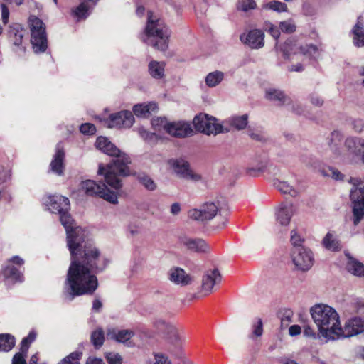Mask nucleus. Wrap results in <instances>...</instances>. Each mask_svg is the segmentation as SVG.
Returning a JSON list of instances; mask_svg holds the SVG:
<instances>
[{
	"instance_id": "f257e3e1",
	"label": "nucleus",
	"mask_w": 364,
	"mask_h": 364,
	"mask_svg": "<svg viewBox=\"0 0 364 364\" xmlns=\"http://www.w3.org/2000/svg\"><path fill=\"white\" fill-rule=\"evenodd\" d=\"M76 232L75 237L68 235L67 239L71 262L66 284L70 300L76 296L92 294L98 286L95 274L103 271L109 262L94 244L86 241V230L77 229Z\"/></svg>"
},
{
	"instance_id": "f03ea898",
	"label": "nucleus",
	"mask_w": 364,
	"mask_h": 364,
	"mask_svg": "<svg viewBox=\"0 0 364 364\" xmlns=\"http://www.w3.org/2000/svg\"><path fill=\"white\" fill-rule=\"evenodd\" d=\"M95 144L97 149L116 158L107 166L100 164L98 175L104 176L105 182L112 188L120 189L122 183L119 176H127L130 174L129 168V164L131 163L130 158L106 137H97Z\"/></svg>"
},
{
	"instance_id": "7ed1b4c3",
	"label": "nucleus",
	"mask_w": 364,
	"mask_h": 364,
	"mask_svg": "<svg viewBox=\"0 0 364 364\" xmlns=\"http://www.w3.org/2000/svg\"><path fill=\"white\" fill-rule=\"evenodd\" d=\"M312 319L318 330V336L327 343L335 341L340 323V316L333 307L323 304H315L310 309Z\"/></svg>"
},
{
	"instance_id": "20e7f679",
	"label": "nucleus",
	"mask_w": 364,
	"mask_h": 364,
	"mask_svg": "<svg viewBox=\"0 0 364 364\" xmlns=\"http://www.w3.org/2000/svg\"><path fill=\"white\" fill-rule=\"evenodd\" d=\"M169 36V30L164 23L154 17L151 12H149L146 29L141 40L159 50L165 51L168 46Z\"/></svg>"
},
{
	"instance_id": "39448f33",
	"label": "nucleus",
	"mask_w": 364,
	"mask_h": 364,
	"mask_svg": "<svg viewBox=\"0 0 364 364\" xmlns=\"http://www.w3.org/2000/svg\"><path fill=\"white\" fill-rule=\"evenodd\" d=\"M45 204L51 213L60 215V220L66 231L67 239H68V235L75 237L77 229H83L76 225L68 213L70 201L68 198L60 195L50 196L46 199Z\"/></svg>"
},
{
	"instance_id": "423d86ee",
	"label": "nucleus",
	"mask_w": 364,
	"mask_h": 364,
	"mask_svg": "<svg viewBox=\"0 0 364 364\" xmlns=\"http://www.w3.org/2000/svg\"><path fill=\"white\" fill-rule=\"evenodd\" d=\"M349 183L352 186L350 198L353 203V222L354 225H358L364 217V181L351 178Z\"/></svg>"
},
{
	"instance_id": "0eeeda50",
	"label": "nucleus",
	"mask_w": 364,
	"mask_h": 364,
	"mask_svg": "<svg viewBox=\"0 0 364 364\" xmlns=\"http://www.w3.org/2000/svg\"><path fill=\"white\" fill-rule=\"evenodd\" d=\"M28 26L31 30V42L35 53H42L47 48V38L46 27L40 18L31 16L28 19Z\"/></svg>"
},
{
	"instance_id": "6e6552de",
	"label": "nucleus",
	"mask_w": 364,
	"mask_h": 364,
	"mask_svg": "<svg viewBox=\"0 0 364 364\" xmlns=\"http://www.w3.org/2000/svg\"><path fill=\"white\" fill-rule=\"evenodd\" d=\"M343 146L346 152H341V157H338V160L344 164H355L363 152L364 139L348 136L345 139Z\"/></svg>"
},
{
	"instance_id": "1a4fd4ad",
	"label": "nucleus",
	"mask_w": 364,
	"mask_h": 364,
	"mask_svg": "<svg viewBox=\"0 0 364 364\" xmlns=\"http://www.w3.org/2000/svg\"><path fill=\"white\" fill-rule=\"evenodd\" d=\"M81 188L88 196H98L112 204L118 203L117 194L104 184L100 185L95 181L86 180L81 183Z\"/></svg>"
},
{
	"instance_id": "9d476101",
	"label": "nucleus",
	"mask_w": 364,
	"mask_h": 364,
	"mask_svg": "<svg viewBox=\"0 0 364 364\" xmlns=\"http://www.w3.org/2000/svg\"><path fill=\"white\" fill-rule=\"evenodd\" d=\"M193 124L197 131L207 135L222 132V126L216 123L215 118L210 117L205 114L196 116L193 119Z\"/></svg>"
},
{
	"instance_id": "9b49d317",
	"label": "nucleus",
	"mask_w": 364,
	"mask_h": 364,
	"mask_svg": "<svg viewBox=\"0 0 364 364\" xmlns=\"http://www.w3.org/2000/svg\"><path fill=\"white\" fill-rule=\"evenodd\" d=\"M291 259L296 269L303 272L310 269L314 264L312 252L304 247L293 248Z\"/></svg>"
},
{
	"instance_id": "f8f14e48",
	"label": "nucleus",
	"mask_w": 364,
	"mask_h": 364,
	"mask_svg": "<svg viewBox=\"0 0 364 364\" xmlns=\"http://www.w3.org/2000/svg\"><path fill=\"white\" fill-rule=\"evenodd\" d=\"M168 164L173 173L181 178L193 181H198L201 178L199 174L190 168L189 164L183 159H172L168 160Z\"/></svg>"
},
{
	"instance_id": "ddd939ff",
	"label": "nucleus",
	"mask_w": 364,
	"mask_h": 364,
	"mask_svg": "<svg viewBox=\"0 0 364 364\" xmlns=\"http://www.w3.org/2000/svg\"><path fill=\"white\" fill-rule=\"evenodd\" d=\"M364 332V320L360 318H353L348 320L342 328L341 322L338 327L335 340L349 338Z\"/></svg>"
},
{
	"instance_id": "4468645a",
	"label": "nucleus",
	"mask_w": 364,
	"mask_h": 364,
	"mask_svg": "<svg viewBox=\"0 0 364 364\" xmlns=\"http://www.w3.org/2000/svg\"><path fill=\"white\" fill-rule=\"evenodd\" d=\"M134 122L133 114L129 111H121L109 115L104 120L105 126L108 128H129Z\"/></svg>"
},
{
	"instance_id": "2eb2a0df",
	"label": "nucleus",
	"mask_w": 364,
	"mask_h": 364,
	"mask_svg": "<svg viewBox=\"0 0 364 364\" xmlns=\"http://www.w3.org/2000/svg\"><path fill=\"white\" fill-rule=\"evenodd\" d=\"M24 260L18 256H14L9 259L2 269L4 277L12 282H21L23 275L18 269L14 265L21 267Z\"/></svg>"
},
{
	"instance_id": "dca6fc26",
	"label": "nucleus",
	"mask_w": 364,
	"mask_h": 364,
	"mask_svg": "<svg viewBox=\"0 0 364 364\" xmlns=\"http://www.w3.org/2000/svg\"><path fill=\"white\" fill-rule=\"evenodd\" d=\"M218 211V205L215 203H207L200 209L189 211V217L195 220L205 221L213 219Z\"/></svg>"
},
{
	"instance_id": "f3484780",
	"label": "nucleus",
	"mask_w": 364,
	"mask_h": 364,
	"mask_svg": "<svg viewBox=\"0 0 364 364\" xmlns=\"http://www.w3.org/2000/svg\"><path fill=\"white\" fill-rule=\"evenodd\" d=\"M264 33L260 29H253L242 34L240 41L252 49H259L264 45Z\"/></svg>"
},
{
	"instance_id": "a211bd4d",
	"label": "nucleus",
	"mask_w": 364,
	"mask_h": 364,
	"mask_svg": "<svg viewBox=\"0 0 364 364\" xmlns=\"http://www.w3.org/2000/svg\"><path fill=\"white\" fill-rule=\"evenodd\" d=\"M295 209L292 204H282L275 210V220L277 225L287 228L291 221Z\"/></svg>"
},
{
	"instance_id": "6ab92c4d",
	"label": "nucleus",
	"mask_w": 364,
	"mask_h": 364,
	"mask_svg": "<svg viewBox=\"0 0 364 364\" xmlns=\"http://www.w3.org/2000/svg\"><path fill=\"white\" fill-rule=\"evenodd\" d=\"M222 277L219 271L216 269L207 271L202 278L201 290L205 295L213 292L215 284L221 282Z\"/></svg>"
},
{
	"instance_id": "aec40b11",
	"label": "nucleus",
	"mask_w": 364,
	"mask_h": 364,
	"mask_svg": "<svg viewBox=\"0 0 364 364\" xmlns=\"http://www.w3.org/2000/svg\"><path fill=\"white\" fill-rule=\"evenodd\" d=\"M167 133L176 137H186L193 134V129L189 122L179 121L169 122Z\"/></svg>"
},
{
	"instance_id": "412c9836",
	"label": "nucleus",
	"mask_w": 364,
	"mask_h": 364,
	"mask_svg": "<svg viewBox=\"0 0 364 364\" xmlns=\"http://www.w3.org/2000/svg\"><path fill=\"white\" fill-rule=\"evenodd\" d=\"M343 137L344 135L341 131L334 130L330 133L326 139V144L331 153V155L329 156L336 160H338V157H341L340 144L343 139Z\"/></svg>"
},
{
	"instance_id": "4be33fe9",
	"label": "nucleus",
	"mask_w": 364,
	"mask_h": 364,
	"mask_svg": "<svg viewBox=\"0 0 364 364\" xmlns=\"http://www.w3.org/2000/svg\"><path fill=\"white\" fill-rule=\"evenodd\" d=\"M169 280L176 285L187 286L193 280L191 276L181 267H173L168 271Z\"/></svg>"
},
{
	"instance_id": "5701e85b",
	"label": "nucleus",
	"mask_w": 364,
	"mask_h": 364,
	"mask_svg": "<svg viewBox=\"0 0 364 364\" xmlns=\"http://www.w3.org/2000/svg\"><path fill=\"white\" fill-rule=\"evenodd\" d=\"M36 336V333L30 332L28 336L22 340L20 352L14 355L12 364H26V358L29 345L35 340Z\"/></svg>"
},
{
	"instance_id": "b1692460",
	"label": "nucleus",
	"mask_w": 364,
	"mask_h": 364,
	"mask_svg": "<svg viewBox=\"0 0 364 364\" xmlns=\"http://www.w3.org/2000/svg\"><path fill=\"white\" fill-rule=\"evenodd\" d=\"M181 242L187 249L197 252H207L210 250L209 245L205 240L200 238H191L183 237L181 238Z\"/></svg>"
},
{
	"instance_id": "393cba45",
	"label": "nucleus",
	"mask_w": 364,
	"mask_h": 364,
	"mask_svg": "<svg viewBox=\"0 0 364 364\" xmlns=\"http://www.w3.org/2000/svg\"><path fill=\"white\" fill-rule=\"evenodd\" d=\"M65 158V152L60 144H58L55 148V154L52 160L50 166L51 171L57 175H62L63 173L64 165L63 161Z\"/></svg>"
},
{
	"instance_id": "a878e982",
	"label": "nucleus",
	"mask_w": 364,
	"mask_h": 364,
	"mask_svg": "<svg viewBox=\"0 0 364 364\" xmlns=\"http://www.w3.org/2000/svg\"><path fill=\"white\" fill-rule=\"evenodd\" d=\"M301 46L293 40L287 41L280 48V50L287 59L291 60L294 56H301L300 48Z\"/></svg>"
},
{
	"instance_id": "bb28decb",
	"label": "nucleus",
	"mask_w": 364,
	"mask_h": 364,
	"mask_svg": "<svg viewBox=\"0 0 364 364\" xmlns=\"http://www.w3.org/2000/svg\"><path fill=\"white\" fill-rule=\"evenodd\" d=\"M134 335V331L128 329L117 330L115 328H109L107 332V336L109 339L123 343H128Z\"/></svg>"
},
{
	"instance_id": "cd10ccee",
	"label": "nucleus",
	"mask_w": 364,
	"mask_h": 364,
	"mask_svg": "<svg viewBox=\"0 0 364 364\" xmlns=\"http://www.w3.org/2000/svg\"><path fill=\"white\" fill-rule=\"evenodd\" d=\"M58 0H53L57 4ZM98 0H84L81 4L73 10V15L77 20L86 18L90 13L89 10L93 7Z\"/></svg>"
},
{
	"instance_id": "c85d7f7f",
	"label": "nucleus",
	"mask_w": 364,
	"mask_h": 364,
	"mask_svg": "<svg viewBox=\"0 0 364 364\" xmlns=\"http://www.w3.org/2000/svg\"><path fill=\"white\" fill-rule=\"evenodd\" d=\"M26 33V30L21 24L14 23L10 26L9 35L13 43L16 46H19L22 43L23 38Z\"/></svg>"
},
{
	"instance_id": "c756f323",
	"label": "nucleus",
	"mask_w": 364,
	"mask_h": 364,
	"mask_svg": "<svg viewBox=\"0 0 364 364\" xmlns=\"http://www.w3.org/2000/svg\"><path fill=\"white\" fill-rule=\"evenodd\" d=\"M158 107L156 103L150 102L148 103L136 105L133 107L134 114L139 117H147L152 112L156 111Z\"/></svg>"
},
{
	"instance_id": "7c9ffc66",
	"label": "nucleus",
	"mask_w": 364,
	"mask_h": 364,
	"mask_svg": "<svg viewBox=\"0 0 364 364\" xmlns=\"http://www.w3.org/2000/svg\"><path fill=\"white\" fill-rule=\"evenodd\" d=\"M353 41L356 47L364 46V26L363 20L361 16L358 17V22L353 29Z\"/></svg>"
},
{
	"instance_id": "2f4dec72",
	"label": "nucleus",
	"mask_w": 364,
	"mask_h": 364,
	"mask_svg": "<svg viewBox=\"0 0 364 364\" xmlns=\"http://www.w3.org/2000/svg\"><path fill=\"white\" fill-rule=\"evenodd\" d=\"M165 63L151 60L148 65L149 74L154 79H163L165 76Z\"/></svg>"
},
{
	"instance_id": "473e14b6",
	"label": "nucleus",
	"mask_w": 364,
	"mask_h": 364,
	"mask_svg": "<svg viewBox=\"0 0 364 364\" xmlns=\"http://www.w3.org/2000/svg\"><path fill=\"white\" fill-rule=\"evenodd\" d=\"M265 98L270 101L277 102L280 105L289 102V98L280 90L270 87L265 90Z\"/></svg>"
},
{
	"instance_id": "72a5a7b5",
	"label": "nucleus",
	"mask_w": 364,
	"mask_h": 364,
	"mask_svg": "<svg viewBox=\"0 0 364 364\" xmlns=\"http://www.w3.org/2000/svg\"><path fill=\"white\" fill-rule=\"evenodd\" d=\"M225 77V73L221 70H215L212 71L205 76V85L210 88L215 87L224 80Z\"/></svg>"
},
{
	"instance_id": "f704fd0d",
	"label": "nucleus",
	"mask_w": 364,
	"mask_h": 364,
	"mask_svg": "<svg viewBox=\"0 0 364 364\" xmlns=\"http://www.w3.org/2000/svg\"><path fill=\"white\" fill-rule=\"evenodd\" d=\"M299 160L304 166L309 169L317 170L320 167L319 161L311 154L307 152L300 153Z\"/></svg>"
},
{
	"instance_id": "c9c22d12",
	"label": "nucleus",
	"mask_w": 364,
	"mask_h": 364,
	"mask_svg": "<svg viewBox=\"0 0 364 364\" xmlns=\"http://www.w3.org/2000/svg\"><path fill=\"white\" fill-rule=\"evenodd\" d=\"M275 188L283 194H288L292 197L296 196L298 191L294 184L285 181H275Z\"/></svg>"
},
{
	"instance_id": "e433bc0d",
	"label": "nucleus",
	"mask_w": 364,
	"mask_h": 364,
	"mask_svg": "<svg viewBox=\"0 0 364 364\" xmlns=\"http://www.w3.org/2000/svg\"><path fill=\"white\" fill-rule=\"evenodd\" d=\"M301 56L306 58H317L320 56L321 49L313 44L301 46L300 48Z\"/></svg>"
},
{
	"instance_id": "4c0bfd02",
	"label": "nucleus",
	"mask_w": 364,
	"mask_h": 364,
	"mask_svg": "<svg viewBox=\"0 0 364 364\" xmlns=\"http://www.w3.org/2000/svg\"><path fill=\"white\" fill-rule=\"evenodd\" d=\"M15 338L9 333L0 334V351L8 352L15 346Z\"/></svg>"
},
{
	"instance_id": "58836bf2",
	"label": "nucleus",
	"mask_w": 364,
	"mask_h": 364,
	"mask_svg": "<svg viewBox=\"0 0 364 364\" xmlns=\"http://www.w3.org/2000/svg\"><path fill=\"white\" fill-rule=\"evenodd\" d=\"M247 122L248 117L247 114L234 116L228 119L229 124L237 130L243 129L245 128L247 125Z\"/></svg>"
},
{
	"instance_id": "ea45409f",
	"label": "nucleus",
	"mask_w": 364,
	"mask_h": 364,
	"mask_svg": "<svg viewBox=\"0 0 364 364\" xmlns=\"http://www.w3.org/2000/svg\"><path fill=\"white\" fill-rule=\"evenodd\" d=\"M323 246L332 251H336L340 249V244L336 237L331 232H328L323 239Z\"/></svg>"
},
{
	"instance_id": "a19ab883",
	"label": "nucleus",
	"mask_w": 364,
	"mask_h": 364,
	"mask_svg": "<svg viewBox=\"0 0 364 364\" xmlns=\"http://www.w3.org/2000/svg\"><path fill=\"white\" fill-rule=\"evenodd\" d=\"M347 269L349 272L355 276H364V264L356 260L350 259L347 264Z\"/></svg>"
},
{
	"instance_id": "79ce46f5",
	"label": "nucleus",
	"mask_w": 364,
	"mask_h": 364,
	"mask_svg": "<svg viewBox=\"0 0 364 364\" xmlns=\"http://www.w3.org/2000/svg\"><path fill=\"white\" fill-rule=\"evenodd\" d=\"M105 341L104 331L102 328H97L91 334V342L95 348H100Z\"/></svg>"
},
{
	"instance_id": "37998d69",
	"label": "nucleus",
	"mask_w": 364,
	"mask_h": 364,
	"mask_svg": "<svg viewBox=\"0 0 364 364\" xmlns=\"http://www.w3.org/2000/svg\"><path fill=\"white\" fill-rule=\"evenodd\" d=\"M10 177L9 171L0 166V200L5 192V183L10 179Z\"/></svg>"
},
{
	"instance_id": "c03bdc74",
	"label": "nucleus",
	"mask_w": 364,
	"mask_h": 364,
	"mask_svg": "<svg viewBox=\"0 0 364 364\" xmlns=\"http://www.w3.org/2000/svg\"><path fill=\"white\" fill-rule=\"evenodd\" d=\"M265 9H269L277 12H284L287 11L286 4L279 1H272L263 5Z\"/></svg>"
},
{
	"instance_id": "a18cd8bd",
	"label": "nucleus",
	"mask_w": 364,
	"mask_h": 364,
	"mask_svg": "<svg viewBox=\"0 0 364 364\" xmlns=\"http://www.w3.org/2000/svg\"><path fill=\"white\" fill-rule=\"evenodd\" d=\"M168 124L169 122H168L165 118L157 117L151 120L152 127L156 132H160L161 130H164L167 133V127Z\"/></svg>"
},
{
	"instance_id": "49530a36",
	"label": "nucleus",
	"mask_w": 364,
	"mask_h": 364,
	"mask_svg": "<svg viewBox=\"0 0 364 364\" xmlns=\"http://www.w3.org/2000/svg\"><path fill=\"white\" fill-rule=\"evenodd\" d=\"M323 175L336 181H343L344 179V175L333 167H328L327 170L323 172Z\"/></svg>"
},
{
	"instance_id": "de8ad7c7",
	"label": "nucleus",
	"mask_w": 364,
	"mask_h": 364,
	"mask_svg": "<svg viewBox=\"0 0 364 364\" xmlns=\"http://www.w3.org/2000/svg\"><path fill=\"white\" fill-rule=\"evenodd\" d=\"M279 29L284 33H291L296 31V26L294 21L289 19L279 23Z\"/></svg>"
},
{
	"instance_id": "09e8293b",
	"label": "nucleus",
	"mask_w": 364,
	"mask_h": 364,
	"mask_svg": "<svg viewBox=\"0 0 364 364\" xmlns=\"http://www.w3.org/2000/svg\"><path fill=\"white\" fill-rule=\"evenodd\" d=\"M82 353L73 352L69 355L63 359L59 364H80L79 360Z\"/></svg>"
},
{
	"instance_id": "8fccbe9b",
	"label": "nucleus",
	"mask_w": 364,
	"mask_h": 364,
	"mask_svg": "<svg viewBox=\"0 0 364 364\" xmlns=\"http://www.w3.org/2000/svg\"><path fill=\"white\" fill-rule=\"evenodd\" d=\"M139 181L141 184L149 191H154L156 188V185L153 179L146 175L140 176Z\"/></svg>"
},
{
	"instance_id": "3c124183",
	"label": "nucleus",
	"mask_w": 364,
	"mask_h": 364,
	"mask_svg": "<svg viewBox=\"0 0 364 364\" xmlns=\"http://www.w3.org/2000/svg\"><path fill=\"white\" fill-rule=\"evenodd\" d=\"M262 321L260 318H257L255 321V323L253 324V329L252 333L251 336H250V338L254 339L256 338H259L262 336L263 333V326H262Z\"/></svg>"
},
{
	"instance_id": "603ef678",
	"label": "nucleus",
	"mask_w": 364,
	"mask_h": 364,
	"mask_svg": "<svg viewBox=\"0 0 364 364\" xmlns=\"http://www.w3.org/2000/svg\"><path fill=\"white\" fill-rule=\"evenodd\" d=\"M256 6V3L254 0H239L237 8L240 10L247 11L248 10L253 9Z\"/></svg>"
},
{
	"instance_id": "864d4df0",
	"label": "nucleus",
	"mask_w": 364,
	"mask_h": 364,
	"mask_svg": "<svg viewBox=\"0 0 364 364\" xmlns=\"http://www.w3.org/2000/svg\"><path fill=\"white\" fill-rule=\"evenodd\" d=\"M304 239L299 235L296 230L291 231V242L294 246V248L296 247H303L302 243Z\"/></svg>"
},
{
	"instance_id": "5fc2aeb1",
	"label": "nucleus",
	"mask_w": 364,
	"mask_h": 364,
	"mask_svg": "<svg viewBox=\"0 0 364 364\" xmlns=\"http://www.w3.org/2000/svg\"><path fill=\"white\" fill-rule=\"evenodd\" d=\"M139 134L146 141H154L157 139V135L155 133L150 132L145 129L144 127L139 128Z\"/></svg>"
},
{
	"instance_id": "6e6d98bb",
	"label": "nucleus",
	"mask_w": 364,
	"mask_h": 364,
	"mask_svg": "<svg viewBox=\"0 0 364 364\" xmlns=\"http://www.w3.org/2000/svg\"><path fill=\"white\" fill-rule=\"evenodd\" d=\"M106 358L109 364H122V357L118 353H109Z\"/></svg>"
},
{
	"instance_id": "4d7b16f0",
	"label": "nucleus",
	"mask_w": 364,
	"mask_h": 364,
	"mask_svg": "<svg viewBox=\"0 0 364 364\" xmlns=\"http://www.w3.org/2000/svg\"><path fill=\"white\" fill-rule=\"evenodd\" d=\"M266 31L275 39H278L280 36V29L270 23L266 24Z\"/></svg>"
},
{
	"instance_id": "13d9d810",
	"label": "nucleus",
	"mask_w": 364,
	"mask_h": 364,
	"mask_svg": "<svg viewBox=\"0 0 364 364\" xmlns=\"http://www.w3.org/2000/svg\"><path fill=\"white\" fill-rule=\"evenodd\" d=\"M1 15L2 23L6 25L9 22V10L6 5L4 3L0 4Z\"/></svg>"
},
{
	"instance_id": "bf43d9fd",
	"label": "nucleus",
	"mask_w": 364,
	"mask_h": 364,
	"mask_svg": "<svg viewBox=\"0 0 364 364\" xmlns=\"http://www.w3.org/2000/svg\"><path fill=\"white\" fill-rule=\"evenodd\" d=\"M289 109L297 114H301L304 113V109L302 106L298 102H293L290 100L288 103Z\"/></svg>"
},
{
	"instance_id": "052dcab7",
	"label": "nucleus",
	"mask_w": 364,
	"mask_h": 364,
	"mask_svg": "<svg viewBox=\"0 0 364 364\" xmlns=\"http://www.w3.org/2000/svg\"><path fill=\"white\" fill-rule=\"evenodd\" d=\"M80 132L86 134H93L95 132V127L92 124L85 123L80 126Z\"/></svg>"
},
{
	"instance_id": "680f3d73",
	"label": "nucleus",
	"mask_w": 364,
	"mask_h": 364,
	"mask_svg": "<svg viewBox=\"0 0 364 364\" xmlns=\"http://www.w3.org/2000/svg\"><path fill=\"white\" fill-rule=\"evenodd\" d=\"M155 362L154 364H171V361L167 356L161 353L154 355Z\"/></svg>"
},
{
	"instance_id": "e2e57ef3",
	"label": "nucleus",
	"mask_w": 364,
	"mask_h": 364,
	"mask_svg": "<svg viewBox=\"0 0 364 364\" xmlns=\"http://www.w3.org/2000/svg\"><path fill=\"white\" fill-rule=\"evenodd\" d=\"M311 103L316 107H321L323 105V99L317 94H311L309 95Z\"/></svg>"
},
{
	"instance_id": "0e129e2a",
	"label": "nucleus",
	"mask_w": 364,
	"mask_h": 364,
	"mask_svg": "<svg viewBox=\"0 0 364 364\" xmlns=\"http://www.w3.org/2000/svg\"><path fill=\"white\" fill-rule=\"evenodd\" d=\"M304 336L309 338H316V332L309 325H304L303 327Z\"/></svg>"
},
{
	"instance_id": "69168bd1",
	"label": "nucleus",
	"mask_w": 364,
	"mask_h": 364,
	"mask_svg": "<svg viewBox=\"0 0 364 364\" xmlns=\"http://www.w3.org/2000/svg\"><path fill=\"white\" fill-rule=\"evenodd\" d=\"M264 169V167L263 166L257 168L250 167L247 168V172L250 176H257L259 175V173L263 172Z\"/></svg>"
},
{
	"instance_id": "338daca9",
	"label": "nucleus",
	"mask_w": 364,
	"mask_h": 364,
	"mask_svg": "<svg viewBox=\"0 0 364 364\" xmlns=\"http://www.w3.org/2000/svg\"><path fill=\"white\" fill-rule=\"evenodd\" d=\"M289 332L290 336H295L301 333V328L299 325H293L289 327Z\"/></svg>"
},
{
	"instance_id": "774afa93",
	"label": "nucleus",
	"mask_w": 364,
	"mask_h": 364,
	"mask_svg": "<svg viewBox=\"0 0 364 364\" xmlns=\"http://www.w3.org/2000/svg\"><path fill=\"white\" fill-rule=\"evenodd\" d=\"M364 128V123L362 120L355 121L353 123V129L356 132H360Z\"/></svg>"
}]
</instances>
